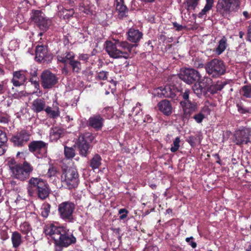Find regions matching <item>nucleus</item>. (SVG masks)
Here are the masks:
<instances>
[{
  "mask_svg": "<svg viewBox=\"0 0 251 251\" xmlns=\"http://www.w3.org/2000/svg\"><path fill=\"white\" fill-rule=\"evenodd\" d=\"M45 234L54 241L56 247H67L76 241L75 238L66 228L50 224L44 228Z\"/></svg>",
  "mask_w": 251,
  "mask_h": 251,
  "instance_id": "obj_1",
  "label": "nucleus"
},
{
  "mask_svg": "<svg viewBox=\"0 0 251 251\" xmlns=\"http://www.w3.org/2000/svg\"><path fill=\"white\" fill-rule=\"evenodd\" d=\"M135 46V45H131L126 41L120 42L119 40L115 43L110 41L105 43L106 51L110 57L115 59L128 58L132 48Z\"/></svg>",
  "mask_w": 251,
  "mask_h": 251,
  "instance_id": "obj_2",
  "label": "nucleus"
},
{
  "mask_svg": "<svg viewBox=\"0 0 251 251\" xmlns=\"http://www.w3.org/2000/svg\"><path fill=\"white\" fill-rule=\"evenodd\" d=\"M8 165L11 176L21 181L27 179L33 170L32 166L26 161L22 164H15L14 160L11 159L8 161Z\"/></svg>",
  "mask_w": 251,
  "mask_h": 251,
  "instance_id": "obj_3",
  "label": "nucleus"
},
{
  "mask_svg": "<svg viewBox=\"0 0 251 251\" xmlns=\"http://www.w3.org/2000/svg\"><path fill=\"white\" fill-rule=\"evenodd\" d=\"M27 190L30 196H33L37 192L39 198L46 199L49 194V189L47 183L42 179L31 177L27 186Z\"/></svg>",
  "mask_w": 251,
  "mask_h": 251,
  "instance_id": "obj_4",
  "label": "nucleus"
},
{
  "mask_svg": "<svg viewBox=\"0 0 251 251\" xmlns=\"http://www.w3.org/2000/svg\"><path fill=\"white\" fill-rule=\"evenodd\" d=\"M240 6V0H218L217 10L224 17L236 12Z\"/></svg>",
  "mask_w": 251,
  "mask_h": 251,
  "instance_id": "obj_5",
  "label": "nucleus"
},
{
  "mask_svg": "<svg viewBox=\"0 0 251 251\" xmlns=\"http://www.w3.org/2000/svg\"><path fill=\"white\" fill-rule=\"evenodd\" d=\"M205 69L209 75L216 77L223 75L226 72L223 61L217 59L208 62L205 66Z\"/></svg>",
  "mask_w": 251,
  "mask_h": 251,
  "instance_id": "obj_6",
  "label": "nucleus"
},
{
  "mask_svg": "<svg viewBox=\"0 0 251 251\" xmlns=\"http://www.w3.org/2000/svg\"><path fill=\"white\" fill-rule=\"evenodd\" d=\"M31 19L42 30H46L51 24V19L45 16L41 10H33Z\"/></svg>",
  "mask_w": 251,
  "mask_h": 251,
  "instance_id": "obj_7",
  "label": "nucleus"
},
{
  "mask_svg": "<svg viewBox=\"0 0 251 251\" xmlns=\"http://www.w3.org/2000/svg\"><path fill=\"white\" fill-rule=\"evenodd\" d=\"M233 141L237 145L251 142V129L243 127L239 128L235 131Z\"/></svg>",
  "mask_w": 251,
  "mask_h": 251,
  "instance_id": "obj_8",
  "label": "nucleus"
},
{
  "mask_svg": "<svg viewBox=\"0 0 251 251\" xmlns=\"http://www.w3.org/2000/svg\"><path fill=\"white\" fill-rule=\"evenodd\" d=\"M75 208L74 203L65 201L58 205V212L61 219L68 222H72L73 219V214Z\"/></svg>",
  "mask_w": 251,
  "mask_h": 251,
  "instance_id": "obj_9",
  "label": "nucleus"
},
{
  "mask_svg": "<svg viewBox=\"0 0 251 251\" xmlns=\"http://www.w3.org/2000/svg\"><path fill=\"white\" fill-rule=\"evenodd\" d=\"M179 78L190 84L199 81L201 78V75L197 70L193 68H185L181 71Z\"/></svg>",
  "mask_w": 251,
  "mask_h": 251,
  "instance_id": "obj_10",
  "label": "nucleus"
},
{
  "mask_svg": "<svg viewBox=\"0 0 251 251\" xmlns=\"http://www.w3.org/2000/svg\"><path fill=\"white\" fill-rule=\"evenodd\" d=\"M48 144L42 141H34L28 145L29 150L38 158L46 155Z\"/></svg>",
  "mask_w": 251,
  "mask_h": 251,
  "instance_id": "obj_11",
  "label": "nucleus"
},
{
  "mask_svg": "<svg viewBox=\"0 0 251 251\" xmlns=\"http://www.w3.org/2000/svg\"><path fill=\"white\" fill-rule=\"evenodd\" d=\"M58 82L56 76L49 70H45L41 75V83L45 89L52 88Z\"/></svg>",
  "mask_w": 251,
  "mask_h": 251,
  "instance_id": "obj_12",
  "label": "nucleus"
},
{
  "mask_svg": "<svg viewBox=\"0 0 251 251\" xmlns=\"http://www.w3.org/2000/svg\"><path fill=\"white\" fill-rule=\"evenodd\" d=\"M95 137L91 133L87 132L82 136L81 143H79V154L86 157L89 153L90 144L94 141Z\"/></svg>",
  "mask_w": 251,
  "mask_h": 251,
  "instance_id": "obj_13",
  "label": "nucleus"
},
{
  "mask_svg": "<svg viewBox=\"0 0 251 251\" xmlns=\"http://www.w3.org/2000/svg\"><path fill=\"white\" fill-rule=\"evenodd\" d=\"M65 180L68 184L69 189L75 188L78 185V174L75 168H70L65 173Z\"/></svg>",
  "mask_w": 251,
  "mask_h": 251,
  "instance_id": "obj_14",
  "label": "nucleus"
},
{
  "mask_svg": "<svg viewBox=\"0 0 251 251\" xmlns=\"http://www.w3.org/2000/svg\"><path fill=\"white\" fill-rule=\"evenodd\" d=\"M74 57V54L73 52H68L61 55L57 56L58 61L64 63L65 65L68 64H70L73 68L74 72H78V63L77 61H75L73 60Z\"/></svg>",
  "mask_w": 251,
  "mask_h": 251,
  "instance_id": "obj_15",
  "label": "nucleus"
},
{
  "mask_svg": "<svg viewBox=\"0 0 251 251\" xmlns=\"http://www.w3.org/2000/svg\"><path fill=\"white\" fill-rule=\"evenodd\" d=\"M29 139V135L25 131H22L14 135L12 138V141L15 146L22 147Z\"/></svg>",
  "mask_w": 251,
  "mask_h": 251,
  "instance_id": "obj_16",
  "label": "nucleus"
},
{
  "mask_svg": "<svg viewBox=\"0 0 251 251\" xmlns=\"http://www.w3.org/2000/svg\"><path fill=\"white\" fill-rule=\"evenodd\" d=\"M180 104L183 107L184 114L185 117H188L191 113L197 109V103L195 102L188 101H181Z\"/></svg>",
  "mask_w": 251,
  "mask_h": 251,
  "instance_id": "obj_17",
  "label": "nucleus"
},
{
  "mask_svg": "<svg viewBox=\"0 0 251 251\" xmlns=\"http://www.w3.org/2000/svg\"><path fill=\"white\" fill-rule=\"evenodd\" d=\"M103 125V119L99 115L91 117L89 119V125L97 130L100 129Z\"/></svg>",
  "mask_w": 251,
  "mask_h": 251,
  "instance_id": "obj_18",
  "label": "nucleus"
},
{
  "mask_svg": "<svg viewBox=\"0 0 251 251\" xmlns=\"http://www.w3.org/2000/svg\"><path fill=\"white\" fill-rule=\"evenodd\" d=\"M159 110L164 115L169 116L172 113V106L169 101L162 100L157 104Z\"/></svg>",
  "mask_w": 251,
  "mask_h": 251,
  "instance_id": "obj_19",
  "label": "nucleus"
},
{
  "mask_svg": "<svg viewBox=\"0 0 251 251\" xmlns=\"http://www.w3.org/2000/svg\"><path fill=\"white\" fill-rule=\"evenodd\" d=\"M127 39L133 43L139 42L142 37V33L139 30L130 28L127 32Z\"/></svg>",
  "mask_w": 251,
  "mask_h": 251,
  "instance_id": "obj_20",
  "label": "nucleus"
},
{
  "mask_svg": "<svg viewBox=\"0 0 251 251\" xmlns=\"http://www.w3.org/2000/svg\"><path fill=\"white\" fill-rule=\"evenodd\" d=\"M155 93L160 97L173 98L175 95L169 86L158 88L155 90Z\"/></svg>",
  "mask_w": 251,
  "mask_h": 251,
  "instance_id": "obj_21",
  "label": "nucleus"
},
{
  "mask_svg": "<svg viewBox=\"0 0 251 251\" xmlns=\"http://www.w3.org/2000/svg\"><path fill=\"white\" fill-rule=\"evenodd\" d=\"M46 108V101L43 99L34 100L32 103L31 109L34 112L39 113Z\"/></svg>",
  "mask_w": 251,
  "mask_h": 251,
  "instance_id": "obj_22",
  "label": "nucleus"
},
{
  "mask_svg": "<svg viewBox=\"0 0 251 251\" xmlns=\"http://www.w3.org/2000/svg\"><path fill=\"white\" fill-rule=\"evenodd\" d=\"M203 80H200L198 81H196L195 84L193 85L192 88L194 92L200 97L203 93H204L206 89L205 85L202 82Z\"/></svg>",
  "mask_w": 251,
  "mask_h": 251,
  "instance_id": "obj_23",
  "label": "nucleus"
},
{
  "mask_svg": "<svg viewBox=\"0 0 251 251\" xmlns=\"http://www.w3.org/2000/svg\"><path fill=\"white\" fill-rule=\"evenodd\" d=\"M35 58L38 61L44 60L47 55V48L44 46H37L35 51Z\"/></svg>",
  "mask_w": 251,
  "mask_h": 251,
  "instance_id": "obj_24",
  "label": "nucleus"
},
{
  "mask_svg": "<svg viewBox=\"0 0 251 251\" xmlns=\"http://www.w3.org/2000/svg\"><path fill=\"white\" fill-rule=\"evenodd\" d=\"M45 111L48 115L52 118H56L60 115L59 107L56 102L53 103L52 107L47 106L45 109Z\"/></svg>",
  "mask_w": 251,
  "mask_h": 251,
  "instance_id": "obj_25",
  "label": "nucleus"
},
{
  "mask_svg": "<svg viewBox=\"0 0 251 251\" xmlns=\"http://www.w3.org/2000/svg\"><path fill=\"white\" fill-rule=\"evenodd\" d=\"M64 130L58 127H54L51 128L50 137L51 141H56L63 134Z\"/></svg>",
  "mask_w": 251,
  "mask_h": 251,
  "instance_id": "obj_26",
  "label": "nucleus"
},
{
  "mask_svg": "<svg viewBox=\"0 0 251 251\" xmlns=\"http://www.w3.org/2000/svg\"><path fill=\"white\" fill-rule=\"evenodd\" d=\"M227 47V39L223 37L218 42V45L215 49V52L218 55L222 54Z\"/></svg>",
  "mask_w": 251,
  "mask_h": 251,
  "instance_id": "obj_27",
  "label": "nucleus"
},
{
  "mask_svg": "<svg viewBox=\"0 0 251 251\" xmlns=\"http://www.w3.org/2000/svg\"><path fill=\"white\" fill-rule=\"evenodd\" d=\"M11 241L13 248L19 247L22 243L21 234L17 231L13 232L11 236Z\"/></svg>",
  "mask_w": 251,
  "mask_h": 251,
  "instance_id": "obj_28",
  "label": "nucleus"
},
{
  "mask_svg": "<svg viewBox=\"0 0 251 251\" xmlns=\"http://www.w3.org/2000/svg\"><path fill=\"white\" fill-rule=\"evenodd\" d=\"M206 3L201 11L199 13L198 17L201 18L205 17L207 12H208L212 7L213 4V0H206Z\"/></svg>",
  "mask_w": 251,
  "mask_h": 251,
  "instance_id": "obj_29",
  "label": "nucleus"
},
{
  "mask_svg": "<svg viewBox=\"0 0 251 251\" xmlns=\"http://www.w3.org/2000/svg\"><path fill=\"white\" fill-rule=\"evenodd\" d=\"M101 158L98 154H96L91 161L90 166L93 169H97L101 164Z\"/></svg>",
  "mask_w": 251,
  "mask_h": 251,
  "instance_id": "obj_30",
  "label": "nucleus"
},
{
  "mask_svg": "<svg viewBox=\"0 0 251 251\" xmlns=\"http://www.w3.org/2000/svg\"><path fill=\"white\" fill-rule=\"evenodd\" d=\"M50 206L49 203H44L43 204L41 208V213L43 217L47 218L50 212Z\"/></svg>",
  "mask_w": 251,
  "mask_h": 251,
  "instance_id": "obj_31",
  "label": "nucleus"
},
{
  "mask_svg": "<svg viewBox=\"0 0 251 251\" xmlns=\"http://www.w3.org/2000/svg\"><path fill=\"white\" fill-rule=\"evenodd\" d=\"M199 0H187L186 8L188 10H194L198 4Z\"/></svg>",
  "mask_w": 251,
  "mask_h": 251,
  "instance_id": "obj_32",
  "label": "nucleus"
},
{
  "mask_svg": "<svg viewBox=\"0 0 251 251\" xmlns=\"http://www.w3.org/2000/svg\"><path fill=\"white\" fill-rule=\"evenodd\" d=\"M64 153L65 156L68 159L72 158L75 155V150L72 147H65Z\"/></svg>",
  "mask_w": 251,
  "mask_h": 251,
  "instance_id": "obj_33",
  "label": "nucleus"
},
{
  "mask_svg": "<svg viewBox=\"0 0 251 251\" xmlns=\"http://www.w3.org/2000/svg\"><path fill=\"white\" fill-rule=\"evenodd\" d=\"M116 8L119 12H124L126 10V6L124 4L123 0H116Z\"/></svg>",
  "mask_w": 251,
  "mask_h": 251,
  "instance_id": "obj_34",
  "label": "nucleus"
},
{
  "mask_svg": "<svg viewBox=\"0 0 251 251\" xmlns=\"http://www.w3.org/2000/svg\"><path fill=\"white\" fill-rule=\"evenodd\" d=\"M30 82L31 84L33 86V87L36 89V91H34L33 94H36V96L40 97L42 95V92L40 90V84L39 83L36 81L33 80V79H30Z\"/></svg>",
  "mask_w": 251,
  "mask_h": 251,
  "instance_id": "obj_35",
  "label": "nucleus"
},
{
  "mask_svg": "<svg viewBox=\"0 0 251 251\" xmlns=\"http://www.w3.org/2000/svg\"><path fill=\"white\" fill-rule=\"evenodd\" d=\"M13 78L23 82H25L26 80V77L24 74L23 72L21 71L14 72Z\"/></svg>",
  "mask_w": 251,
  "mask_h": 251,
  "instance_id": "obj_36",
  "label": "nucleus"
},
{
  "mask_svg": "<svg viewBox=\"0 0 251 251\" xmlns=\"http://www.w3.org/2000/svg\"><path fill=\"white\" fill-rule=\"evenodd\" d=\"M242 94L246 98H251V85L243 86L242 89Z\"/></svg>",
  "mask_w": 251,
  "mask_h": 251,
  "instance_id": "obj_37",
  "label": "nucleus"
},
{
  "mask_svg": "<svg viewBox=\"0 0 251 251\" xmlns=\"http://www.w3.org/2000/svg\"><path fill=\"white\" fill-rule=\"evenodd\" d=\"M180 138L179 137H176L173 142V144L172 147L170 149V150L172 152H175L178 150L180 147Z\"/></svg>",
  "mask_w": 251,
  "mask_h": 251,
  "instance_id": "obj_38",
  "label": "nucleus"
},
{
  "mask_svg": "<svg viewBox=\"0 0 251 251\" xmlns=\"http://www.w3.org/2000/svg\"><path fill=\"white\" fill-rule=\"evenodd\" d=\"M19 229L23 233L26 234L30 231L31 228L27 223L24 222L20 225Z\"/></svg>",
  "mask_w": 251,
  "mask_h": 251,
  "instance_id": "obj_39",
  "label": "nucleus"
},
{
  "mask_svg": "<svg viewBox=\"0 0 251 251\" xmlns=\"http://www.w3.org/2000/svg\"><path fill=\"white\" fill-rule=\"evenodd\" d=\"M56 169L55 167L51 166L48 169V171L46 174L48 177L51 178L55 176L56 174Z\"/></svg>",
  "mask_w": 251,
  "mask_h": 251,
  "instance_id": "obj_40",
  "label": "nucleus"
},
{
  "mask_svg": "<svg viewBox=\"0 0 251 251\" xmlns=\"http://www.w3.org/2000/svg\"><path fill=\"white\" fill-rule=\"evenodd\" d=\"M63 18L65 19V18H69L73 16L74 14V12L73 9L67 10V9H65L63 11Z\"/></svg>",
  "mask_w": 251,
  "mask_h": 251,
  "instance_id": "obj_41",
  "label": "nucleus"
},
{
  "mask_svg": "<svg viewBox=\"0 0 251 251\" xmlns=\"http://www.w3.org/2000/svg\"><path fill=\"white\" fill-rule=\"evenodd\" d=\"M193 118L198 123H201L204 118V115L201 113H199L197 114H196L193 117Z\"/></svg>",
  "mask_w": 251,
  "mask_h": 251,
  "instance_id": "obj_42",
  "label": "nucleus"
},
{
  "mask_svg": "<svg viewBox=\"0 0 251 251\" xmlns=\"http://www.w3.org/2000/svg\"><path fill=\"white\" fill-rule=\"evenodd\" d=\"M7 150L6 142L0 143V156L3 154Z\"/></svg>",
  "mask_w": 251,
  "mask_h": 251,
  "instance_id": "obj_43",
  "label": "nucleus"
},
{
  "mask_svg": "<svg viewBox=\"0 0 251 251\" xmlns=\"http://www.w3.org/2000/svg\"><path fill=\"white\" fill-rule=\"evenodd\" d=\"M108 75V73L105 71H101L97 75V77L101 80L106 79Z\"/></svg>",
  "mask_w": 251,
  "mask_h": 251,
  "instance_id": "obj_44",
  "label": "nucleus"
},
{
  "mask_svg": "<svg viewBox=\"0 0 251 251\" xmlns=\"http://www.w3.org/2000/svg\"><path fill=\"white\" fill-rule=\"evenodd\" d=\"M7 140L6 133L2 130H0V143L6 142Z\"/></svg>",
  "mask_w": 251,
  "mask_h": 251,
  "instance_id": "obj_45",
  "label": "nucleus"
},
{
  "mask_svg": "<svg viewBox=\"0 0 251 251\" xmlns=\"http://www.w3.org/2000/svg\"><path fill=\"white\" fill-rule=\"evenodd\" d=\"M224 86V85L222 83H217L214 86H213V89H215V90L213 89L212 90L213 93H215L217 91L221 90Z\"/></svg>",
  "mask_w": 251,
  "mask_h": 251,
  "instance_id": "obj_46",
  "label": "nucleus"
},
{
  "mask_svg": "<svg viewBox=\"0 0 251 251\" xmlns=\"http://www.w3.org/2000/svg\"><path fill=\"white\" fill-rule=\"evenodd\" d=\"M193 239V237H187L186 238V241L189 243V244L193 248H195L197 247V244L196 242L192 241Z\"/></svg>",
  "mask_w": 251,
  "mask_h": 251,
  "instance_id": "obj_47",
  "label": "nucleus"
},
{
  "mask_svg": "<svg viewBox=\"0 0 251 251\" xmlns=\"http://www.w3.org/2000/svg\"><path fill=\"white\" fill-rule=\"evenodd\" d=\"M9 121L8 117L7 115L0 114V123L2 124L8 123Z\"/></svg>",
  "mask_w": 251,
  "mask_h": 251,
  "instance_id": "obj_48",
  "label": "nucleus"
},
{
  "mask_svg": "<svg viewBox=\"0 0 251 251\" xmlns=\"http://www.w3.org/2000/svg\"><path fill=\"white\" fill-rule=\"evenodd\" d=\"M13 84L15 86H20L24 84L25 82L22 81L20 80L15 79L14 78H13L11 80Z\"/></svg>",
  "mask_w": 251,
  "mask_h": 251,
  "instance_id": "obj_49",
  "label": "nucleus"
},
{
  "mask_svg": "<svg viewBox=\"0 0 251 251\" xmlns=\"http://www.w3.org/2000/svg\"><path fill=\"white\" fill-rule=\"evenodd\" d=\"M190 91L189 90H186L184 93L182 94V96L183 99L186 100L188 101L189 100V96L190 94Z\"/></svg>",
  "mask_w": 251,
  "mask_h": 251,
  "instance_id": "obj_50",
  "label": "nucleus"
},
{
  "mask_svg": "<svg viewBox=\"0 0 251 251\" xmlns=\"http://www.w3.org/2000/svg\"><path fill=\"white\" fill-rule=\"evenodd\" d=\"M238 111L242 114H245L247 112H249V110L243 107L241 105L237 104Z\"/></svg>",
  "mask_w": 251,
  "mask_h": 251,
  "instance_id": "obj_51",
  "label": "nucleus"
},
{
  "mask_svg": "<svg viewBox=\"0 0 251 251\" xmlns=\"http://www.w3.org/2000/svg\"><path fill=\"white\" fill-rule=\"evenodd\" d=\"M141 106V104L140 103H138L136 104L135 107H134L132 109L133 112H134L136 115H137L139 111L141 110L140 106Z\"/></svg>",
  "mask_w": 251,
  "mask_h": 251,
  "instance_id": "obj_52",
  "label": "nucleus"
},
{
  "mask_svg": "<svg viewBox=\"0 0 251 251\" xmlns=\"http://www.w3.org/2000/svg\"><path fill=\"white\" fill-rule=\"evenodd\" d=\"M1 238L3 240H6L8 238V235L6 231H2L0 233Z\"/></svg>",
  "mask_w": 251,
  "mask_h": 251,
  "instance_id": "obj_53",
  "label": "nucleus"
},
{
  "mask_svg": "<svg viewBox=\"0 0 251 251\" xmlns=\"http://www.w3.org/2000/svg\"><path fill=\"white\" fill-rule=\"evenodd\" d=\"M247 36L249 40L251 42V22L248 27Z\"/></svg>",
  "mask_w": 251,
  "mask_h": 251,
  "instance_id": "obj_54",
  "label": "nucleus"
},
{
  "mask_svg": "<svg viewBox=\"0 0 251 251\" xmlns=\"http://www.w3.org/2000/svg\"><path fill=\"white\" fill-rule=\"evenodd\" d=\"M173 25L174 27H175L177 30H181L182 29V26L180 25H179L176 22L173 23Z\"/></svg>",
  "mask_w": 251,
  "mask_h": 251,
  "instance_id": "obj_55",
  "label": "nucleus"
},
{
  "mask_svg": "<svg viewBox=\"0 0 251 251\" xmlns=\"http://www.w3.org/2000/svg\"><path fill=\"white\" fill-rule=\"evenodd\" d=\"M5 91V88L4 85V82H0V94H2Z\"/></svg>",
  "mask_w": 251,
  "mask_h": 251,
  "instance_id": "obj_56",
  "label": "nucleus"
},
{
  "mask_svg": "<svg viewBox=\"0 0 251 251\" xmlns=\"http://www.w3.org/2000/svg\"><path fill=\"white\" fill-rule=\"evenodd\" d=\"M152 121V119L151 118V117L149 115H146V117L145 118L144 120V122H147V123H151Z\"/></svg>",
  "mask_w": 251,
  "mask_h": 251,
  "instance_id": "obj_57",
  "label": "nucleus"
},
{
  "mask_svg": "<svg viewBox=\"0 0 251 251\" xmlns=\"http://www.w3.org/2000/svg\"><path fill=\"white\" fill-rule=\"evenodd\" d=\"M4 75V71L2 68V66L0 65V76H3Z\"/></svg>",
  "mask_w": 251,
  "mask_h": 251,
  "instance_id": "obj_58",
  "label": "nucleus"
},
{
  "mask_svg": "<svg viewBox=\"0 0 251 251\" xmlns=\"http://www.w3.org/2000/svg\"><path fill=\"white\" fill-rule=\"evenodd\" d=\"M127 212H128L127 211L126 209H124V208L121 209L119 211V213L120 214H123L124 213H127Z\"/></svg>",
  "mask_w": 251,
  "mask_h": 251,
  "instance_id": "obj_59",
  "label": "nucleus"
},
{
  "mask_svg": "<svg viewBox=\"0 0 251 251\" xmlns=\"http://www.w3.org/2000/svg\"><path fill=\"white\" fill-rule=\"evenodd\" d=\"M243 14L246 18H250V15L247 11H244Z\"/></svg>",
  "mask_w": 251,
  "mask_h": 251,
  "instance_id": "obj_60",
  "label": "nucleus"
},
{
  "mask_svg": "<svg viewBox=\"0 0 251 251\" xmlns=\"http://www.w3.org/2000/svg\"><path fill=\"white\" fill-rule=\"evenodd\" d=\"M140 1L145 2V3H149L153 2L155 0H140Z\"/></svg>",
  "mask_w": 251,
  "mask_h": 251,
  "instance_id": "obj_61",
  "label": "nucleus"
},
{
  "mask_svg": "<svg viewBox=\"0 0 251 251\" xmlns=\"http://www.w3.org/2000/svg\"><path fill=\"white\" fill-rule=\"evenodd\" d=\"M127 217V213H125L122 215H121L120 217V218L121 219H124Z\"/></svg>",
  "mask_w": 251,
  "mask_h": 251,
  "instance_id": "obj_62",
  "label": "nucleus"
},
{
  "mask_svg": "<svg viewBox=\"0 0 251 251\" xmlns=\"http://www.w3.org/2000/svg\"><path fill=\"white\" fill-rule=\"evenodd\" d=\"M239 35L240 38H242L244 35V32L243 31H240L239 33Z\"/></svg>",
  "mask_w": 251,
  "mask_h": 251,
  "instance_id": "obj_63",
  "label": "nucleus"
},
{
  "mask_svg": "<svg viewBox=\"0 0 251 251\" xmlns=\"http://www.w3.org/2000/svg\"><path fill=\"white\" fill-rule=\"evenodd\" d=\"M246 251H251V245L246 249Z\"/></svg>",
  "mask_w": 251,
  "mask_h": 251,
  "instance_id": "obj_64",
  "label": "nucleus"
}]
</instances>
